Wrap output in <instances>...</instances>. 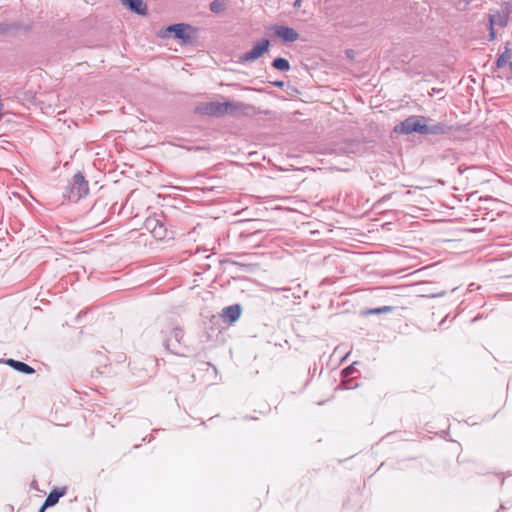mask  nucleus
<instances>
[{
    "instance_id": "6e6552de",
    "label": "nucleus",
    "mask_w": 512,
    "mask_h": 512,
    "mask_svg": "<svg viewBox=\"0 0 512 512\" xmlns=\"http://www.w3.org/2000/svg\"><path fill=\"white\" fill-rule=\"evenodd\" d=\"M123 5L128 7L131 11L145 15L146 14V6L142 0H122Z\"/></svg>"
},
{
    "instance_id": "20e7f679",
    "label": "nucleus",
    "mask_w": 512,
    "mask_h": 512,
    "mask_svg": "<svg viewBox=\"0 0 512 512\" xmlns=\"http://www.w3.org/2000/svg\"><path fill=\"white\" fill-rule=\"evenodd\" d=\"M272 35L284 43H292L300 38L299 33L292 27L284 24H273L269 27Z\"/></svg>"
},
{
    "instance_id": "1a4fd4ad",
    "label": "nucleus",
    "mask_w": 512,
    "mask_h": 512,
    "mask_svg": "<svg viewBox=\"0 0 512 512\" xmlns=\"http://www.w3.org/2000/svg\"><path fill=\"white\" fill-rule=\"evenodd\" d=\"M508 14L505 12H497L489 17V26L499 25L505 27L508 24Z\"/></svg>"
},
{
    "instance_id": "2eb2a0df",
    "label": "nucleus",
    "mask_w": 512,
    "mask_h": 512,
    "mask_svg": "<svg viewBox=\"0 0 512 512\" xmlns=\"http://www.w3.org/2000/svg\"><path fill=\"white\" fill-rule=\"evenodd\" d=\"M230 106H231L230 103L218 104L217 105V110L219 112H221V113L228 112V109H229Z\"/></svg>"
},
{
    "instance_id": "f03ea898",
    "label": "nucleus",
    "mask_w": 512,
    "mask_h": 512,
    "mask_svg": "<svg viewBox=\"0 0 512 512\" xmlns=\"http://www.w3.org/2000/svg\"><path fill=\"white\" fill-rule=\"evenodd\" d=\"M396 132L410 134L418 132L421 134L430 133L431 130L426 125V119L422 116H412L402 121L395 128Z\"/></svg>"
},
{
    "instance_id": "f8f14e48",
    "label": "nucleus",
    "mask_w": 512,
    "mask_h": 512,
    "mask_svg": "<svg viewBox=\"0 0 512 512\" xmlns=\"http://www.w3.org/2000/svg\"><path fill=\"white\" fill-rule=\"evenodd\" d=\"M512 58V49L507 45L504 52L498 57L496 65L498 68H503L507 65Z\"/></svg>"
},
{
    "instance_id": "4468645a",
    "label": "nucleus",
    "mask_w": 512,
    "mask_h": 512,
    "mask_svg": "<svg viewBox=\"0 0 512 512\" xmlns=\"http://www.w3.org/2000/svg\"><path fill=\"white\" fill-rule=\"evenodd\" d=\"M210 9L215 12V13H220L222 11H224L225 9V5L222 1L220 0H214L213 2H211L210 4Z\"/></svg>"
},
{
    "instance_id": "f257e3e1",
    "label": "nucleus",
    "mask_w": 512,
    "mask_h": 512,
    "mask_svg": "<svg viewBox=\"0 0 512 512\" xmlns=\"http://www.w3.org/2000/svg\"><path fill=\"white\" fill-rule=\"evenodd\" d=\"M194 30L191 26L183 23L173 24L158 32V37L168 39L173 35L174 38L181 40L183 43H189L192 40Z\"/></svg>"
},
{
    "instance_id": "9d476101",
    "label": "nucleus",
    "mask_w": 512,
    "mask_h": 512,
    "mask_svg": "<svg viewBox=\"0 0 512 512\" xmlns=\"http://www.w3.org/2000/svg\"><path fill=\"white\" fill-rule=\"evenodd\" d=\"M6 364L24 374H33L34 373V369L32 367H30L29 365H27L23 362H20V361L8 359L6 361Z\"/></svg>"
},
{
    "instance_id": "0eeeda50",
    "label": "nucleus",
    "mask_w": 512,
    "mask_h": 512,
    "mask_svg": "<svg viewBox=\"0 0 512 512\" xmlns=\"http://www.w3.org/2000/svg\"><path fill=\"white\" fill-rule=\"evenodd\" d=\"M240 315L241 309L239 306H230L223 311L222 318L224 322L233 323L240 317Z\"/></svg>"
},
{
    "instance_id": "ddd939ff",
    "label": "nucleus",
    "mask_w": 512,
    "mask_h": 512,
    "mask_svg": "<svg viewBox=\"0 0 512 512\" xmlns=\"http://www.w3.org/2000/svg\"><path fill=\"white\" fill-rule=\"evenodd\" d=\"M272 67L278 71L287 72L290 70V63L287 59L278 57L273 60Z\"/></svg>"
},
{
    "instance_id": "9b49d317",
    "label": "nucleus",
    "mask_w": 512,
    "mask_h": 512,
    "mask_svg": "<svg viewBox=\"0 0 512 512\" xmlns=\"http://www.w3.org/2000/svg\"><path fill=\"white\" fill-rule=\"evenodd\" d=\"M64 494H65V489H62L61 491L53 490L46 498L45 503L39 512H44L46 507L55 505L58 502L59 498L61 496H63Z\"/></svg>"
},
{
    "instance_id": "a211bd4d",
    "label": "nucleus",
    "mask_w": 512,
    "mask_h": 512,
    "mask_svg": "<svg viewBox=\"0 0 512 512\" xmlns=\"http://www.w3.org/2000/svg\"><path fill=\"white\" fill-rule=\"evenodd\" d=\"M273 85H275L277 87H283L284 86V82L283 81H276V82H273Z\"/></svg>"
},
{
    "instance_id": "7ed1b4c3",
    "label": "nucleus",
    "mask_w": 512,
    "mask_h": 512,
    "mask_svg": "<svg viewBox=\"0 0 512 512\" xmlns=\"http://www.w3.org/2000/svg\"><path fill=\"white\" fill-rule=\"evenodd\" d=\"M270 41L268 39H260L256 41L252 48L247 52L241 54L238 58L239 63L247 64L252 63L262 57L269 51Z\"/></svg>"
},
{
    "instance_id": "f3484780",
    "label": "nucleus",
    "mask_w": 512,
    "mask_h": 512,
    "mask_svg": "<svg viewBox=\"0 0 512 512\" xmlns=\"http://www.w3.org/2000/svg\"><path fill=\"white\" fill-rule=\"evenodd\" d=\"M301 5H302V0H296V1L294 2V7H295V8H299V7H301Z\"/></svg>"
},
{
    "instance_id": "423d86ee",
    "label": "nucleus",
    "mask_w": 512,
    "mask_h": 512,
    "mask_svg": "<svg viewBox=\"0 0 512 512\" xmlns=\"http://www.w3.org/2000/svg\"><path fill=\"white\" fill-rule=\"evenodd\" d=\"M148 229H150L152 236L157 240H163L166 237L167 231L165 227L157 220L151 219L146 223Z\"/></svg>"
},
{
    "instance_id": "39448f33",
    "label": "nucleus",
    "mask_w": 512,
    "mask_h": 512,
    "mask_svg": "<svg viewBox=\"0 0 512 512\" xmlns=\"http://www.w3.org/2000/svg\"><path fill=\"white\" fill-rule=\"evenodd\" d=\"M88 193V184L84 177L80 174H76L73 177L71 188L68 197L72 200H79L86 196Z\"/></svg>"
},
{
    "instance_id": "dca6fc26",
    "label": "nucleus",
    "mask_w": 512,
    "mask_h": 512,
    "mask_svg": "<svg viewBox=\"0 0 512 512\" xmlns=\"http://www.w3.org/2000/svg\"><path fill=\"white\" fill-rule=\"evenodd\" d=\"M495 37H496V35H495L494 26H489V40L493 41L495 39Z\"/></svg>"
}]
</instances>
